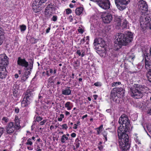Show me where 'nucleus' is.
I'll return each mask as SVG.
<instances>
[{"label":"nucleus","mask_w":151,"mask_h":151,"mask_svg":"<svg viewBox=\"0 0 151 151\" xmlns=\"http://www.w3.org/2000/svg\"><path fill=\"white\" fill-rule=\"evenodd\" d=\"M119 122L121 124L117 130L119 147L121 151H127L130 149L131 142L127 133L130 130V121L127 116L123 114L119 118Z\"/></svg>","instance_id":"f257e3e1"},{"label":"nucleus","mask_w":151,"mask_h":151,"mask_svg":"<svg viewBox=\"0 0 151 151\" xmlns=\"http://www.w3.org/2000/svg\"><path fill=\"white\" fill-rule=\"evenodd\" d=\"M116 37L118 43L115 44L114 47L116 50H118L123 45H126L128 43L131 42L133 39V35L130 32H128L125 35L120 33L118 34Z\"/></svg>","instance_id":"f03ea898"},{"label":"nucleus","mask_w":151,"mask_h":151,"mask_svg":"<svg viewBox=\"0 0 151 151\" xmlns=\"http://www.w3.org/2000/svg\"><path fill=\"white\" fill-rule=\"evenodd\" d=\"M47 4V7L45 9L44 15L45 19H48L50 18L55 12L56 9V5L54 2L48 3Z\"/></svg>","instance_id":"7ed1b4c3"},{"label":"nucleus","mask_w":151,"mask_h":151,"mask_svg":"<svg viewBox=\"0 0 151 151\" xmlns=\"http://www.w3.org/2000/svg\"><path fill=\"white\" fill-rule=\"evenodd\" d=\"M123 91L122 88H114L111 91L110 93L111 99L115 102L119 103V98L120 97L122 92Z\"/></svg>","instance_id":"20e7f679"},{"label":"nucleus","mask_w":151,"mask_h":151,"mask_svg":"<svg viewBox=\"0 0 151 151\" xmlns=\"http://www.w3.org/2000/svg\"><path fill=\"white\" fill-rule=\"evenodd\" d=\"M33 93L32 91L30 90H27L26 91L25 96L21 102V106L24 107L28 106L30 103V101L32 99Z\"/></svg>","instance_id":"39448f33"},{"label":"nucleus","mask_w":151,"mask_h":151,"mask_svg":"<svg viewBox=\"0 0 151 151\" xmlns=\"http://www.w3.org/2000/svg\"><path fill=\"white\" fill-rule=\"evenodd\" d=\"M130 89L131 96L134 98L139 99L142 97L143 93L139 87H131Z\"/></svg>","instance_id":"423d86ee"},{"label":"nucleus","mask_w":151,"mask_h":151,"mask_svg":"<svg viewBox=\"0 0 151 151\" xmlns=\"http://www.w3.org/2000/svg\"><path fill=\"white\" fill-rule=\"evenodd\" d=\"M21 126H17L13 122H10L6 127V134H11L16 130H19Z\"/></svg>","instance_id":"0eeeda50"},{"label":"nucleus","mask_w":151,"mask_h":151,"mask_svg":"<svg viewBox=\"0 0 151 151\" xmlns=\"http://www.w3.org/2000/svg\"><path fill=\"white\" fill-rule=\"evenodd\" d=\"M93 45L98 51H100L104 49L106 43L101 38H96L94 40Z\"/></svg>","instance_id":"6e6552de"},{"label":"nucleus","mask_w":151,"mask_h":151,"mask_svg":"<svg viewBox=\"0 0 151 151\" xmlns=\"http://www.w3.org/2000/svg\"><path fill=\"white\" fill-rule=\"evenodd\" d=\"M117 8L122 11L126 8V5L130 2V0H114Z\"/></svg>","instance_id":"1a4fd4ad"},{"label":"nucleus","mask_w":151,"mask_h":151,"mask_svg":"<svg viewBox=\"0 0 151 151\" xmlns=\"http://www.w3.org/2000/svg\"><path fill=\"white\" fill-rule=\"evenodd\" d=\"M138 7L142 11V12L143 13H146L148 10V6L146 1L143 0H140L138 2Z\"/></svg>","instance_id":"9d476101"},{"label":"nucleus","mask_w":151,"mask_h":151,"mask_svg":"<svg viewBox=\"0 0 151 151\" xmlns=\"http://www.w3.org/2000/svg\"><path fill=\"white\" fill-rule=\"evenodd\" d=\"M96 2L98 3L99 5L103 9H107L110 7L111 4L109 0H98Z\"/></svg>","instance_id":"9b49d317"},{"label":"nucleus","mask_w":151,"mask_h":151,"mask_svg":"<svg viewBox=\"0 0 151 151\" xmlns=\"http://www.w3.org/2000/svg\"><path fill=\"white\" fill-rule=\"evenodd\" d=\"M17 64L19 66L25 68H27L29 66V63L26 61V59L22 58L20 57L18 58Z\"/></svg>","instance_id":"f8f14e48"},{"label":"nucleus","mask_w":151,"mask_h":151,"mask_svg":"<svg viewBox=\"0 0 151 151\" xmlns=\"http://www.w3.org/2000/svg\"><path fill=\"white\" fill-rule=\"evenodd\" d=\"M8 59L9 58L5 54L0 55V65L4 66L7 65L9 63Z\"/></svg>","instance_id":"ddd939ff"},{"label":"nucleus","mask_w":151,"mask_h":151,"mask_svg":"<svg viewBox=\"0 0 151 151\" xmlns=\"http://www.w3.org/2000/svg\"><path fill=\"white\" fill-rule=\"evenodd\" d=\"M8 72L5 66L0 65V79H4L6 77Z\"/></svg>","instance_id":"4468645a"},{"label":"nucleus","mask_w":151,"mask_h":151,"mask_svg":"<svg viewBox=\"0 0 151 151\" xmlns=\"http://www.w3.org/2000/svg\"><path fill=\"white\" fill-rule=\"evenodd\" d=\"M46 1L47 0H39V2H38V1H37V2H36V5H34V4L33 3L32 9L34 12L36 13L38 12L40 9H39V6L41 5L42 4L45 3Z\"/></svg>","instance_id":"2eb2a0df"},{"label":"nucleus","mask_w":151,"mask_h":151,"mask_svg":"<svg viewBox=\"0 0 151 151\" xmlns=\"http://www.w3.org/2000/svg\"><path fill=\"white\" fill-rule=\"evenodd\" d=\"M113 17L112 15L110 13H108L102 17L103 21L105 23H109L111 21Z\"/></svg>","instance_id":"dca6fc26"},{"label":"nucleus","mask_w":151,"mask_h":151,"mask_svg":"<svg viewBox=\"0 0 151 151\" xmlns=\"http://www.w3.org/2000/svg\"><path fill=\"white\" fill-rule=\"evenodd\" d=\"M70 87H67L64 90H62V94L65 96L69 95L71 94V90Z\"/></svg>","instance_id":"f3484780"},{"label":"nucleus","mask_w":151,"mask_h":151,"mask_svg":"<svg viewBox=\"0 0 151 151\" xmlns=\"http://www.w3.org/2000/svg\"><path fill=\"white\" fill-rule=\"evenodd\" d=\"M144 127L145 130L147 133V135L150 136L147 132H148L151 134V124H146V125L144 126Z\"/></svg>","instance_id":"a211bd4d"},{"label":"nucleus","mask_w":151,"mask_h":151,"mask_svg":"<svg viewBox=\"0 0 151 151\" xmlns=\"http://www.w3.org/2000/svg\"><path fill=\"white\" fill-rule=\"evenodd\" d=\"M31 62H29V65L28 68L27 67V70H28L29 69L30 70V71H28V72L27 73V74L28 75H29L31 74L30 72L32 71V69L33 67L34 61L32 59H31Z\"/></svg>","instance_id":"6ab92c4d"},{"label":"nucleus","mask_w":151,"mask_h":151,"mask_svg":"<svg viewBox=\"0 0 151 151\" xmlns=\"http://www.w3.org/2000/svg\"><path fill=\"white\" fill-rule=\"evenodd\" d=\"M147 17L145 18V21L144 22L142 21H140V25L141 27L143 29L146 28V27H147V24L149 22V21H147Z\"/></svg>","instance_id":"aec40b11"},{"label":"nucleus","mask_w":151,"mask_h":151,"mask_svg":"<svg viewBox=\"0 0 151 151\" xmlns=\"http://www.w3.org/2000/svg\"><path fill=\"white\" fill-rule=\"evenodd\" d=\"M72 65H73L74 68L77 69L78 68L80 65V61L78 60H74L73 63Z\"/></svg>","instance_id":"412c9836"},{"label":"nucleus","mask_w":151,"mask_h":151,"mask_svg":"<svg viewBox=\"0 0 151 151\" xmlns=\"http://www.w3.org/2000/svg\"><path fill=\"white\" fill-rule=\"evenodd\" d=\"M65 107L68 110H71L73 106V104L69 101L67 102L65 104Z\"/></svg>","instance_id":"4be33fe9"},{"label":"nucleus","mask_w":151,"mask_h":151,"mask_svg":"<svg viewBox=\"0 0 151 151\" xmlns=\"http://www.w3.org/2000/svg\"><path fill=\"white\" fill-rule=\"evenodd\" d=\"M68 139V137L66 136V135L65 134H64L61 137L60 141L63 143H66V141Z\"/></svg>","instance_id":"5701e85b"},{"label":"nucleus","mask_w":151,"mask_h":151,"mask_svg":"<svg viewBox=\"0 0 151 151\" xmlns=\"http://www.w3.org/2000/svg\"><path fill=\"white\" fill-rule=\"evenodd\" d=\"M83 8L82 7H80L76 8V13L77 15H80L83 12Z\"/></svg>","instance_id":"b1692460"},{"label":"nucleus","mask_w":151,"mask_h":151,"mask_svg":"<svg viewBox=\"0 0 151 151\" xmlns=\"http://www.w3.org/2000/svg\"><path fill=\"white\" fill-rule=\"evenodd\" d=\"M145 68L149 70L151 69V62L148 60L145 61Z\"/></svg>","instance_id":"393cba45"},{"label":"nucleus","mask_w":151,"mask_h":151,"mask_svg":"<svg viewBox=\"0 0 151 151\" xmlns=\"http://www.w3.org/2000/svg\"><path fill=\"white\" fill-rule=\"evenodd\" d=\"M80 141L78 138H77L75 140L76 148L75 147L73 148V150H75V149H77L80 146Z\"/></svg>","instance_id":"a878e982"},{"label":"nucleus","mask_w":151,"mask_h":151,"mask_svg":"<svg viewBox=\"0 0 151 151\" xmlns=\"http://www.w3.org/2000/svg\"><path fill=\"white\" fill-rule=\"evenodd\" d=\"M146 76L149 81L151 82V69L149 70L147 73Z\"/></svg>","instance_id":"bb28decb"},{"label":"nucleus","mask_w":151,"mask_h":151,"mask_svg":"<svg viewBox=\"0 0 151 151\" xmlns=\"http://www.w3.org/2000/svg\"><path fill=\"white\" fill-rule=\"evenodd\" d=\"M134 139L136 142L138 144H141L140 140L137 134H135Z\"/></svg>","instance_id":"cd10ccee"},{"label":"nucleus","mask_w":151,"mask_h":151,"mask_svg":"<svg viewBox=\"0 0 151 151\" xmlns=\"http://www.w3.org/2000/svg\"><path fill=\"white\" fill-rule=\"evenodd\" d=\"M14 124H16L17 125H18L19 126H21L20 125V119L17 116H16L14 120Z\"/></svg>","instance_id":"c85d7f7f"},{"label":"nucleus","mask_w":151,"mask_h":151,"mask_svg":"<svg viewBox=\"0 0 151 151\" xmlns=\"http://www.w3.org/2000/svg\"><path fill=\"white\" fill-rule=\"evenodd\" d=\"M127 23H128L126 19H125L123 20V22L122 24V25L121 26V27H122V29H124L127 28Z\"/></svg>","instance_id":"c756f323"},{"label":"nucleus","mask_w":151,"mask_h":151,"mask_svg":"<svg viewBox=\"0 0 151 151\" xmlns=\"http://www.w3.org/2000/svg\"><path fill=\"white\" fill-rule=\"evenodd\" d=\"M121 19L120 18L116 17L115 18L114 21L117 24V25H121Z\"/></svg>","instance_id":"7c9ffc66"},{"label":"nucleus","mask_w":151,"mask_h":151,"mask_svg":"<svg viewBox=\"0 0 151 151\" xmlns=\"http://www.w3.org/2000/svg\"><path fill=\"white\" fill-rule=\"evenodd\" d=\"M54 76L50 77L48 79L47 82L48 83L51 84L52 83H55V80H53Z\"/></svg>","instance_id":"2f4dec72"},{"label":"nucleus","mask_w":151,"mask_h":151,"mask_svg":"<svg viewBox=\"0 0 151 151\" xmlns=\"http://www.w3.org/2000/svg\"><path fill=\"white\" fill-rule=\"evenodd\" d=\"M103 124L101 125L99 127L97 128L96 129H97V134H99L102 131V129L103 128Z\"/></svg>","instance_id":"473e14b6"},{"label":"nucleus","mask_w":151,"mask_h":151,"mask_svg":"<svg viewBox=\"0 0 151 151\" xmlns=\"http://www.w3.org/2000/svg\"><path fill=\"white\" fill-rule=\"evenodd\" d=\"M149 54L147 53H144L143 55V57L145 59V61H148L147 59H149Z\"/></svg>","instance_id":"72a5a7b5"},{"label":"nucleus","mask_w":151,"mask_h":151,"mask_svg":"<svg viewBox=\"0 0 151 151\" xmlns=\"http://www.w3.org/2000/svg\"><path fill=\"white\" fill-rule=\"evenodd\" d=\"M9 120V119L6 117H4L2 119L1 122L2 123L6 124Z\"/></svg>","instance_id":"f704fd0d"},{"label":"nucleus","mask_w":151,"mask_h":151,"mask_svg":"<svg viewBox=\"0 0 151 151\" xmlns=\"http://www.w3.org/2000/svg\"><path fill=\"white\" fill-rule=\"evenodd\" d=\"M26 144L27 145H30V146L32 145L33 144V142L32 141V139H31V138H29L27 140V141L26 143Z\"/></svg>","instance_id":"c9c22d12"},{"label":"nucleus","mask_w":151,"mask_h":151,"mask_svg":"<svg viewBox=\"0 0 151 151\" xmlns=\"http://www.w3.org/2000/svg\"><path fill=\"white\" fill-rule=\"evenodd\" d=\"M20 29L21 32L24 31L26 29V27L25 25L23 24L20 26Z\"/></svg>","instance_id":"e433bc0d"},{"label":"nucleus","mask_w":151,"mask_h":151,"mask_svg":"<svg viewBox=\"0 0 151 151\" xmlns=\"http://www.w3.org/2000/svg\"><path fill=\"white\" fill-rule=\"evenodd\" d=\"M80 122L79 121H77L76 123L74 124V126L73 127V128L74 129H76L78 128V126L80 125Z\"/></svg>","instance_id":"4c0bfd02"},{"label":"nucleus","mask_w":151,"mask_h":151,"mask_svg":"<svg viewBox=\"0 0 151 151\" xmlns=\"http://www.w3.org/2000/svg\"><path fill=\"white\" fill-rule=\"evenodd\" d=\"M18 91L17 90L14 88L13 89V95L14 97H17V93Z\"/></svg>","instance_id":"58836bf2"},{"label":"nucleus","mask_w":151,"mask_h":151,"mask_svg":"<svg viewBox=\"0 0 151 151\" xmlns=\"http://www.w3.org/2000/svg\"><path fill=\"white\" fill-rule=\"evenodd\" d=\"M58 17L56 15H54L51 19V20L52 21L55 22L57 20Z\"/></svg>","instance_id":"ea45409f"},{"label":"nucleus","mask_w":151,"mask_h":151,"mask_svg":"<svg viewBox=\"0 0 151 151\" xmlns=\"http://www.w3.org/2000/svg\"><path fill=\"white\" fill-rule=\"evenodd\" d=\"M60 126L62 127V129H64L65 130H67L68 127L67 124H63L62 125H60Z\"/></svg>","instance_id":"a19ab883"},{"label":"nucleus","mask_w":151,"mask_h":151,"mask_svg":"<svg viewBox=\"0 0 151 151\" xmlns=\"http://www.w3.org/2000/svg\"><path fill=\"white\" fill-rule=\"evenodd\" d=\"M35 150L36 151H42V149H40L39 145H37L35 147Z\"/></svg>","instance_id":"79ce46f5"},{"label":"nucleus","mask_w":151,"mask_h":151,"mask_svg":"<svg viewBox=\"0 0 151 151\" xmlns=\"http://www.w3.org/2000/svg\"><path fill=\"white\" fill-rule=\"evenodd\" d=\"M29 77V76L28 75L25 74L23 77L22 78V80H24V81H25Z\"/></svg>","instance_id":"37998d69"},{"label":"nucleus","mask_w":151,"mask_h":151,"mask_svg":"<svg viewBox=\"0 0 151 151\" xmlns=\"http://www.w3.org/2000/svg\"><path fill=\"white\" fill-rule=\"evenodd\" d=\"M13 110L14 111V112L16 113H18L19 111V109L18 107L12 108Z\"/></svg>","instance_id":"c03bdc74"},{"label":"nucleus","mask_w":151,"mask_h":151,"mask_svg":"<svg viewBox=\"0 0 151 151\" xmlns=\"http://www.w3.org/2000/svg\"><path fill=\"white\" fill-rule=\"evenodd\" d=\"M66 14H69L72 13V11L69 8L67 9H66Z\"/></svg>","instance_id":"a18cd8bd"},{"label":"nucleus","mask_w":151,"mask_h":151,"mask_svg":"<svg viewBox=\"0 0 151 151\" xmlns=\"http://www.w3.org/2000/svg\"><path fill=\"white\" fill-rule=\"evenodd\" d=\"M0 36L1 37H4V32L3 31V29L1 27H0Z\"/></svg>","instance_id":"49530a36"},{"label":"nucleus","mask_w":151,"mask_h":151,"mask_svg":"<svg viewBox=\"0 0 151 151\" xmlns=\"http://www.w3.org/2000/svg\"><path fill=\"white\" fill-rule=\"evenodd\" d=\"M103 135L105 138V142H106L107 140V133L106 132H104L103 133Z\"/></svg>","instance_id":"de8ad7c7"},{"label":"nucleus","mask_w":151,"mask_h":151,"mask_svg":"<svg viewBox=\"0 0 151 151\" xmlns=\"http://www.w3.org/2000/svg\"><path fill=\"white\" fill-rule=\"evenodd\" d=\"M4 128L3 127H0V138L4 133Z\"/></svg>","instance_id":"09e8293b"},{"label":"nucleus","mask_w":151,"mask_h":151,"mask_svg":"<svg viewBox=\"0 0 151 151\" xmlns=\"http://www.w3.org/2000/svg\"><path fill=\"white\" fill-rule=\"evenodd\" d=\"M42 119V118L40 116H37L36 117L35 120L36 121L39 122V121H41Z\"/></svg>","instance_id":"8fccbe9b"},{"label":"nucleus","mask_w":151,"mask_h":151,"mask_svg":"<svg viewBox=\"0 0 151 151\" xmlns=\"http://www.w3.org/2000/svg\"><path fill=\"white\" fill-rule=\"evenodd\" d=\"M94 85L96 86H100L101 85V83L99 82H97L94 83Z\"/></svg>","instance_id":"3c124183"},{"label":"nucleus","mask_w":151,"mask_h":151,"mask_svg":"<svg viewBox=\"0 0 151 151\" xmlns=\"http://www.w3.org/2000/svg\"><path fill=\"white\" fill-rule=\"evenodd\" d=\"M78 31L79 33H81V34H82L84 32L83 29L80 27H79V29H78Z\"/></svg>","instance_id":"603ef678"},{"label":"nucleus","mask_w":151,"mask_h":151,"mask_svg":"<svg viewBox=\"0 0 151 151\" xmlns=\"http://www.w3.org/2000/svg\"><path fill=\"white\" fill-rule=\"evenodd\" d=\"M46 120L45 119H44L40 123V125H42L44 124L46 122Z\"/></svg>","instance_id":"864d4df0"},{"label":"nucleus","mask_w":151,"mask_h":151,"mask_svg":"<svg viewBox=\"0 0 151 151\" xmlns=\"http://www.w3.org/2000/svg\"><path fill=\"white\" fill-rule=\"evenodd\" d=\"M85 37H84V38H83V39H81V41H80V45L81 44H83V43H84V42H85Z\"/></svg>","instance_id":"5fc2aeb1"},{"label":"nucleus","mask_w":151,"mask_h":151,"mask_svg":"<svg viewBox=\"0 0 151 151\" xmlns=\"http://www.w3.org/2000/svg\"><path fill=\"white\" fill-rule=\"evenodd\" d=\"M103 147H104L102 145H99L98 146V147L99 150L100 151H101L102 150Z\"/></svg>","instance_id":"6e6d98bb"},{"label":"nucleus","mask_w":151,"mask_h":151,"mask_svg":"<svg viewBox=\"0 0 151 151\" xmlns=\"http://www.w3.org/2000/svg\"><path fill=\"white\" fill-rule=\"evenodd\" d=\"M76 54L78 55L79 56H81V51L80 50H77L76 52Z\"/></svg>","instance_id":"4d7b16f0"},{"label":"nucleus","mask_w":151,"mask_h":151,"mask_svg":"<svg viewBox=\"0 0 151 151\" xmlns=\"http://www.w3.org/2000/svg\"><path fill=\"white\" fill-rule=\"evenodd\" d=\"M4 37L0 36V45H1L3 42Z\"/></svg>","instance_id":"13d9d810"},{"label":"nucleus","mask_w":151,"mask_h":151,"mask_svg":"<svg viewBox=\"0 0 151 151\" xmlns=\"http://www.w3.org/2000/svg\"><path fill=\"white\" fill-rule=\"evenodd\" d=\"M73 123L72 122H70V121H69V122L68 123V125L69 126V127H70V128H71L72 127L71 126V125H73Z\"/></svg>","instance_id":"bf43d9fd"},{"label":"nucleus","mask_w":151,"mask_h":151,"mask_svg":"<svg viewBox=\"0 0 151 151\" xmlns=\"http://www.w3.org/2000/svg\"><path fill=\"white\" fill-rule=\"evenodd\" d=\"M76 135V134L75 133H72L70 134V136L72 137H75Z\"/></svg>","instance_id":"052dcab7"},{"label":"nucleus","mask_w":151,"mask_h":151,"mask_svg":"<svg viewBox=\"0 0 151 151\" xmlns=\"http://www.w3.org/2000/svg\"><path fill=\"white\" fill-rule=\"evenodd\" d=\"M27 148L28 150H33V147L32 146H28L27 147Z\"/></svg>","instance_id":"680f3d73"},{"label":"nucleus","mask_w":151,"mask_h":151,"mask_svg":"<svg viewBox=\"0 0 151 151\" xmlns=\"http://www.w3.org/2000/svg\"><path fill=\"white\" fill-rule=\"evenodd\" d=\"M117 84V82H114L111 84V86L112 87H114Z\"/></svg>","instance_id":"e2e57ef3"},{"label":"nucleus","mask_w":151,"mask_h":151,"mask_svg":"<svg viewBox=\"0 0 151 151\" xmlns=\"http://www.w3.org/2000/svg\"><path fill=\"white\" fill-rule=\"evenodd\" d=\"M93 96L95 100H96L98 97V96L96 94H94L93 95Z\"/></svg>","instance_id":"0e129e2a"},{"label":"nucleus","mask_w":151,"mask_h":151,"mask_svg":"<svg viewBox=\"0 0 151 151\" xmlns=\"http://www.w3.org/2000/svg\"><path fill=\"white\" fill-rule=\"evenodd\" d=\"M50 27H49L47 28V29H46V32L47 33H49L50 32Z\"/></svg>","instance_id":"69168bd1"},{"label":"nucleus","mask_w":151,"mask_h":151,"mask_svg":"<svg viewBox=\"0 0 151 151\" xmlns=\"http://www.w3.org/2000/svg\"><path fill=\"white\" fill-rule=\"evenodd\" d=\"M49 71L50 74H52L53 73V70L52 69H50Z\"/></svg>","instance_id":"338daca9"},{"label":"nucleus","mask_w":151,"mask_h":151,"mask_svg":"<svg viewBox=\"0 0 151 151\" xmlns=\"http://www.w3.org/2000/svg\"><path fill=\"white\" fill-rule=\"evenodd\" d=\"M111 109H107L106 111V112L107 113H110L111 112Z\"/></svg>","instance_id":"774afa93"}]
</instances>
